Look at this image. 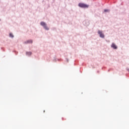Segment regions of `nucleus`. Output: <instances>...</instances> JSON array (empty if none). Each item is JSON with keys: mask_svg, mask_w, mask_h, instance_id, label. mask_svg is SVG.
Returning a JSON list of instances; mask_svg holds the SVG:
<instances>
[{"mask_svg": "<svg viewBox=\"0 0 129 129\" xmlns=\"http://www.w3.org/2000/svg\"><path fill=\"white\" fill-rule=\"evenodd\" d=\"M40 25L41 26H42V27H43L44 30H46V31H49V30H50V28L48 27V26H47V24H46L45 22H41Z\"/></svg>", "mask_w": 129, "mask_h": 129, "instance_id": "nucleus-1", "label": "nucleus"}, {"mask_svg": "<svg viewBox=\"0 0 129 129\" xmlns=\"http://www.w3.org/2000/svg\"><path fill=\"white\" fill-rule=\"evenodd\" d=\"M78 6L80 8H82V9H88L89 7V5H87V4H85L84 3H79L78 4Z\"/></svg>", "mask_w": 129, "mask_h": 129, "instance_id": "nucleus-2", "label": "nucleus"}, {"mask_svg": "<svg viewBox=\"0 0 129 129\" xmlns=\"http://www.w3.org/2000/svg\"><path fill=\"white\" fill-rule=\"evenodd\" d=\"M98 34H99L100 38H102V39H103L104 38V34L102 33V31L98 30Z\"/></svg>", "mask_w": 129, "mask_h": 129, "instance_id": "nucleus-3", "label": "nucleus"}, {"mask_svg": "<svg viewBox=\"0 0 129 129\" xmlns=\"http://www.w3.org/2000/svg\"><path fill=\"white\" fill-rule=\"evenodd\" d=\"M24 44H25L26 45L28 44H33V40L30 39L24 42Z\"/></svg>", "mask_w": 129, "mask_h": 129, "instance_id": "nucleus-4", "label": "nucleus"}, {"mask_svg": "<svg viewBox=\"0 0 129 129\" xmlns=\"http://www.w3.org/2000/svg\"><path fill=\"white\" fill-rule=\"evenodd\" d=\"M111 48H113V49L116 50V49H117V46H116V45H115V43H112L111 45Z\"/></svg>", "mask_w": 129, "mask_h": 129, "instance_id": "nucleus-5", "label": "nucleus"}, {"mask_svg": "<svg viewBox=\"0 0 129 129\" xmlns=\"http://www.w3.org/2000/svg\"><path fill=\"white\" fill-rule=\"evenodd\" d=\"M26 54L27 55V56H31V55H32V52L27 51Z\"/></svg>", "mask_w": 129, "mask_h": 129, "instance_id": "nucleus-6", "label": "nucleus"}, {"mask_svg": "<svg viewBox=\"0 0 129 129\" xmlns=\"http://www.w3.org/2000/svg\"><path fill=\"white\" fill-rule=\"evenodd\" d=\"M104 13H109V10L108 9H105L104 10Z\"/></svg>", "mask_w": 129, "mask_h": 129, "instance_id": "nucleus-7", "label": "nucleus"}, {"mask_svg": "<svg viewBox=\"0 0 129 129\" xmlns=\"http://www.w3.org/2000/svg\"><path fill=\"white\" fill-rule=\"evenodd\" d=\"M9 37H10V38H14V35H13L12 33H10Z\"/></svg>", "mask_w": 129, "mask_h": 129, "instance_id": "nucleus-8", "label": "nucleus"}, {"mask_svg": "<svg viewBox=\"0 0 129 129\" xmlns=\"http://www.w3.org/2000/svg\"><path fill=\"white\" fill-rule=\"evenodd\" d=\"M53 61L54 62H56V61H57V58H56V57H54L53 58Z\"/></svg>", "mask_w": 129, "mask_h": 129, "instance_id": "nucleus-9", "label": "nucleus"}, {"mask_svg": "<svg viewBox=\"0 0 129 129\" xmlns=\"http://www.w3.org/2000/svg\"><path fill=\"white\" fill-rule=\"evenodd\" d=\"M67 62H69V59H68V58H67Z\"/></svg>", "mask_w": 129, "mask_h": 129, "instance_id": "nucleus-10", "label": "nucleus"}, {"mask_svg": "<svg viewBox=\"0 0 129 129\" xmlns=\"http://www.w3.org/2000/svg\"><path fill=\"white\" fill-rule=\"evenodd\" d=\"M126 70H127V71L129 72V69L128 68H126Z\"/></svg>", "mask_w": 129, "mask_h": 129, "instance_id": "nucleus-11", "label": "nucleus"}, {"mask_svg": "<svg viewBox=\"0 0 129 129\" xmlns=\"http://www.w3.org/2000/svg\"><path fill=\"white\" fill-rule=\"evenodd\" d=\"M110 70H108V72H109Z\"/></svg>", "mask_w": 129, "mask_h": 129, "instance_id": "nucleus-12", "label": "nucleus"}, {"mask_svg": "<svg viewBox=\"0 0 129 129\" xmlns=\"http://www.w3.org/2000/svg\"><path fill=\"white\" fill-rule=\"evenodd\" d=\"M57 60H58V61H59V59H58Z\"/></svg>", "mask_w": 129, "mask_h": 129, "instance_id": "nucleus-13", "label": "nucleus"}, {"mask_svg": "<svg viewBox=\"0 0 129 129\" xmlns=\"http://www.w3.org/2000/svg\"><path fill=\"white\" fill-rule=\"evenodd\" d=\"M43 112H45V110L43 111Z\"/></svg>", "mask_w": 129, "mask_h": 129, "instance_id": "nucleus-14", "label": "nucleus"}, {"mask_svg": "<svg viewBox=\"0 0 129 129\" xmlns=\"http://www.w3.org/2000/svg\"><path fill=\"white\" fill-rule=\"evenodd\" d=\"M1 20L0 19V22H1Z\"/></svg>", "mask_w": 129, "mask_h": 129, "instance_id": "nucleus-15", "label": "nucleus"}]
</instances>
